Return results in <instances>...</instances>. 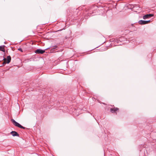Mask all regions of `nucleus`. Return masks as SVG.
<instances>
[{
	"label": "nucleus",
	"instance_id": "7ed1b4c3",
	"mask_svg": "<svg viewBox=\"0 0 156 156\" xmlns=\"http://www.w3.org/2000/svg\"><path fill=\"white\" fill-rule=\"evenodd\" d=\"M150 22V20L145 21L143 20H139L138 23L139 24L141 25H144L149 23Z\"/></svg>",
	"mask_w": 156,
	"mask_h": 156
},
{
	"label": "nucleus",
	"instance_id": "1a4fd4ad",
	"mask_svg": "<svg viewBox=\"0 0 156 156\" xmlns=\"http://www.w3.org/2000/svg\"><path fill=\"white\" fill-rule=\"evenodd\" d=\"M54 48H52L51 49V52H54V51H55V49L57 48L58 47L57 46H54Z\"/></svg>",
	"mask_w": 156,
	"mask_h": 156
},
{
	"label": "nucleus",
	"instance_id": "f03ea898",
	"mask_svg": "<svg viewBox=\"0 0 156 156\" xmlns=\"http://www.w3.org/2000/svg\"><path fill=\"white\" fill-rule=\"evenodd\" d=\"M11 58L10 55L7 56V58H4L3 59L4 61L3 64L9 63L11 62Z\"/></svg>",
	"mask_w": 156,
	"mask_h": 156
},
{
	"label": "nucleus",
	"instance_id": "39448f33",
	"mask_svg": "<svg viewBox=\"0 0 156 156\" xmlns=\"http://www.w3.org/2000/svg\"><path fill=\"white\" fill-rule=\"evenodd\" d=\"M153 16H154V15L153 14H146V15H144L143 16V18L144 19H146L150 18L151 17H152Z\"/></svg>",
	"mask_w": 156,
	"mask_h": 156
},
{
	"label": "nucleus",
	"instance_id": "423d86ee",
	"mask_svg": "<svg viewBox=\"0 0 156 156\" xmlns=\"http://www.w3.org/2000/svg\"><path fill=\"white\" fill-rule=\"evenodd\" d=\"M10 133L13 136H19V134L16 131H12L11 133Z\"/></svg>",
	"mask_w": 156,
	"mask_h": 156
},
{
	"label": "nucleus",
	"instance_id": "20e7f679",
	"mask_svg": "<svg viewBox=\"0 0 156 156\" xmlns=\"http://www.w3.org/2000/svg\"><path fill=\"white\" fill-rule=\"evenodd\" d=\"M45 52V50H41L40 49H37L35 51V52L36 54H42Z\"/></svg>",
	"mask_w": 156,
	"mask_h": 156
},
{
	"label": "nucleus",
	"instance_id": "9d476101",
	"mask_svg": "<svg viewBox=\"0 0 156 156\" xmlns=\"http://www.w3.org/2000/svg\"><path fill=\"white\" fill-rule=\"evenodd\" d=\"M18 50L20 51L21 52H23L22 49L21 48H18Z\"/></svg>",
	"mask_w": 156,
	"mask_h": 156
},
{
	"label": "nucleus",
	"instance_id": "9b49d317",
	"mask_svg": "<svg viewBox=\"0 0 156 156\" xmlns=\"http://www.w3.org/2000/svg\"><path fill=\"white\" fill-rule=\"evenodd\" d=\"M123 38V37H120L119 38V39H118L119 40V41H122V39Z\"/></svg>",
	"mask_w": 156,
	"mask_h": 156
},
{
	"label": "nucleus",
	"instance_id": "0eeeda50",
	"mask_svg": "<svg viewBox=\"0 0 156 156\" xmlns=\"http://www.w3.org/2000/svg\"><path fill=\"white\" fill-rule=\"evenodd\" d=\"M119 108H111L110 109V111L112 113H115L116 111L118 110Z\"/></svg>",
	"mask_w": 156,
	"mask_h": 156
},
{
	"label": "nucleus",
	"instance_id": "f257e3e1",
	"mask_svg": "<svg viewBox=\"0 0 156 156\" xmlns=\"http://www.w3.org/2000/svg\"><path fill=\"white\" fill-rule=\"evenodd\" d=\"M11 121L12 122L13 124L16 126H17L19 128L21 129H25L26 128L23 127L19 123L16 122L14 119H12Z\"/></svg>",
	"mask_w": 156,
	"mask_h": 156
},
{
	"label": "nucleus",
	"instance_id": "6e6552de",
	"mask_svg": "<svg viewBox=\"0 0 156 156\" xmlns=\"http://www.w3.org/2000/svg\"><path fill=\"white\" fill-rule=\"evenodd\" d=\"M4 47V45L0 46V50L3 52H5V49Z\"/></svg>",
	"mask_w": 156,
	"mask_h": 156
}]
</instances>
